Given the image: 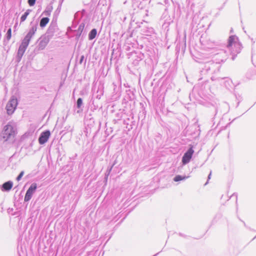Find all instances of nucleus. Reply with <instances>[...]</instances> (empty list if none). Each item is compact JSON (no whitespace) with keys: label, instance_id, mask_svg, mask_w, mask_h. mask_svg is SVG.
I'll use <instances>...</instances> for the list:
<instances>
[{"label":"nucleus","instance_id":"obj_2","mask_svg":"<svg viewBox=\"0 0 256 256\" xmlns=\"http://www.w3.org/2000/svg\"><path fill=\"white\" fill-rule=\"evenodd\" d=\"M30 26H32L31 28L29 30L28 32L24 36V39L22 40V42L28 45L29 44L32 38L33 37L36 32L38 24L36 23L33 24L32 22L30 23Z\"/></svg>","mask_w":256,"mask_h":256},{"label":"nucleus","instance_id":"obj_25","mask_svg":"<svg viewBox=\"0 0 256 256\" xmlns=\"http://www.w3.org/2000/svg\"><path fill=\"white\" fill-rule=\"evenodd\" d=\"M96 98L100 99V97L98 96H97Z\"/></svg>","mask_w":256,"mask_h":256},{"label":"nucleus","instance_id":"obj_18","mask_svg":"<svg viewBox=\"0 0 256 256\" xmlns=\"http://www.w3.org/2000/svg\"><path fill=\"white\" fill-rule=\"evenodd\" d=\"M82 98H78L76 102V106L78 108H80L82 106Z\"/></svg>","mask_w":256,"mask_h":256},{"label":"nucleus","instance_id":"obj_10","mask_svg":"<svg viewBox=\"0 0 256 256\" xmlns=\"http://www.w3.org/2000/svg\"><path fill=\"white\" fill-rule=\"evenodd\" d=\"M192 157V146H190V147L189 148L188 152H186L184 154V155L182 157V162L183 164H188L190 162Z\"/></svg>","mask_w":256,"mask_h":256},{"label":"nucleus","instance_id":"obj_24","mask_svg":"<svg viewBox=\"0 0 256 256\" xmlns=\"http://www.w3.org/2000/svg\"><path fill=\"white\" fill-rule=\"evenodd\" d=\"M223 197H226V198H228V196L227 194L222 195V198H223Z\"/></svg>","mask_w":256,"mask_h":256},{"label":"nucleus","instance_id":"obj_1","mask_svg":"<svg viewBox=\"0 0 256 256\" xmlns=\"http://www.w3.org/2000/svg\"><path fill=\"white\" fill-rule=\"evenodd\" d=\"M16 134V126L12 122H8L4 126L2 134V136L5 140H9L12 142L14 140V137Z\"/></svg>","mask_w":256,"mask_h":256},{"label":"nucleus","instance_id":"obj_21","mask_svg":"<svg viewBox=\"0 0 256 256\" xmlns=\"http://www.w3.org/2000/svg\"><path fill=\"white\" fill-rule=\"evenodd\" d=\"M36 0H28V4L30 6H33L36 3Z\"/></svg>","mask_w":256,"mask_h":256},{"label":"nucleus","instance_id":"obj_22","mask_svg":"<svg viewBox=\"0 0 256 256\" xmlns=\"http://www.w3.org/2000/svg\"><path fill=\"white\" fill-rule=\"evenodd\" d=\"M84 58V56H80V62H79L80 64H82V63Z\"/></svg>","mask_w":256,"mask_h":256},{"label":"nucleus","instance_id":"obj_11","mask_svg":"<svg viewBox=\"0 0 256 256\" xmlns=\"http://www.w3.org/2000/svg\"><path fill=\"white\" fill-rule=\"evenodd\" d=\"M12 185L13 183L11 181L6 182L2 185V190L9 191L12 188Z\"/></svg>","mask_w":256,"mask_h":256},{"label":"nucleus","instance_id":"obj_20","mask_svg":"<svg viewBox=\"0 0 256 256\" xmlns=\"http://www.w3.org/2000/svg\"><path fill=\"white\" fill-rule=\"evenodd\" d=\"M24 174V172L23 171H22L20 174H19V175L18 176V177L16 178V180L18 181H19L22 178V176H23Z\"/></svg>","mask_w":256,"mask_h":256},{"label":"nucleus","instance_id":"obj_3","mask_svg":"<svg viewBox=\"0 0 256 256\" xmlns=\"http://www.w3.org/2000/svg\"><path fill=\"white\" fill-rule=\"evenodd\" d=\"M18 105V100L15 96H12L8 102L6 108L8 114H12L15 110Z\"/></svg>","mask_w":256,"mask_h":256},{"label":"nucleus","instance_id":"obj_4","mask_svg":"<svg viewBox=\"0 0 256 256\" xmlns=\"http://www.w3.org/2000/svg\"><path fill=\"white\" fill-rule=\"evenodd\" d=\"M50 40V38L44 34L38 40V48L39 50H44L49 42Z\"/></svg>","mask_w":256,"mask_h":256},{"label":"nucleus","instance_id":"obj_5","mask_svg":"<svg viewBox=\"0 0 256 256\" xmlns=\"http://www.w3.org/2000/svg\"><path fill=\"white\" fill-rule=\"evenodd\" d=\"M233 46L238 48V50L236 52H238L240 48V44L238 42V38L235 36H230L228 40V47L230 48H232Z\"/></svg>","mask_w":256,"mask_h":256},{"label":"nucleus","instance_id":"obj_23","mask_svg":"<svg viewBox=\"0 0 256 256\" xmlns=\"http://www.w3.org/2000/svg\"><path fill=\"white\" fill-rule=\"evenodd\" d=\"M114 164H113V165L111 166V168H110V170H108V174H110V171H111V170H112V166H114Z\"/></svg>","mask_w":256,"mask_h":256},{"label":"nucleus","instance_id":"obj_14","mask_svg":"<svg viewBox=\"0 0 256 256\" xmlns=\"http://www.w3.org/2000/svg\"><path fill=\"white\" fill-rule=\"evenodd\" d=\"M52 10V6H48L46 8V10L43 12V14L46 16H50Z\"/></svg>","mask_w":256,"mask_h":256},{"label":"nucleus","instance_id":"obj_15","mask_svg":"<svg viewBox=\"0 0 256 256\" xmlns=\"http://www.w3.org/2000/svg\"><path fill=\"white\" fill-rule=\"evenodd\" d=\"M84 28V24L83 23H82L80 24V25L78 26V34H76V37L78 38L82 34V32Z\"/></svg>","mask_w":256,"mask_h":256},{"label":"nucleus","instance_id":"obj_6","mask_svg":"<svg viewBox=\"0 0 256 256\" xmlns=\"http://www.w3.org/2000/svg\"><path fill=\"white\" fill-rule=\"evenodd\" d=\"M37 188V184L36 183H33L31 184L30 187L28 188L26 192V194L24 200L25 202L29 201L32 197L34 193L35 192L36 189Z\"/></svg>","mask_w":256,"mask_h":256},{"label":"nucleus","instance_id":"obj_19","mask_svg":"<svg viewBox=\"0 0 256 256\" xmlns=\"http://www.w3.org/2000/svg\"><path fill=\"white\" fill-rule=\"evenodd\" d=\"M11 28H9L6 34H7V38L8 40H10L11 38Z\"/></svg>","mask_w":256,"mask_h":256},{"label":"nucleus","instance_id":"obj_13","mask_svg":"<svg viewBox=\"0 0 256 256\" xmlns=\"http://www.w3.org/2000/svg\"><path fill=\"white\" fill-rule=\"evenodd\" d=\"M97 34V30L96 29L94 28L91 30L90 32L88 34V39L90 40H92L96 36Z\"/></svg>","mask_w":256,"mask_h":256},{"label":"nucleus","instance_id":"obj_26","mask_svg":"<svg viewBox=\"0 0 256 256\" xmlns=\"http://www.w3.org/2000/svg\"><path fill=\"white\" fill-rule=\"evenodd\" d=\"M156 256V254H155V255H154V256Z\"/></svg>","mask_w":256,"mask_h":256},{"label":"nucleus","instance_id":"obj_9","mask_svg":"<svg viewBox=\"0 0 256 256\" xmlns=\"http://www.w3.org/2000/svg\"><path fill=\"white\" fill-rule=\"evenodd\" d=\"M50 136V132L49 130H45L41 133L38 138V142L40 144H44L48 140Z\"/></svg>","mask_w":256,"mask_h":256},{"label":"nucleus","instance_id":"obj_16","mask_svg":"<svg viewBox=\"0 0 256 256\" xmlns=\"http://www.w3.org/2000/svg\"><path fill=\"white\" fill-rule=\"evenodd\" d=\"M32 11L31 10H27L24 14L20 18V23L24 22L26 18L30 12Z\"/></svg>","mask_w":256,"mask_h":256},{"label":"nucleus","instance_id":"obj_17","mask_svg":"<svg viewBox=\"0 0 256 256\" xmlns=\"http://www.w3.org/2000/svg\"><path fill=\"white\" fill-rule=\"evenodd\" d=\"M189 176L177 175L174 178V182H179L180 180H185Z\"/></svg>","mask_w":256,"mask_h":256},{"label":"nucleus","instance_id":"obj_27","mask_svg":"<svg viewBox=\"0 0 256 256\" xmlns=\"http://www.w3.org/2000/svg\"><path fill=\"white\" fill-rule=\"evenodd\" d=\"M156 256V254H155V255H154V256Z\"/></svg>","mask_w":256,"mask_h":256},{"label":"nucleus","instance_id":"obj_7","mask_svg":"<svg viewBox=\"0 0 256 256\" xmlns=\"http://www.w3.org/2000/svg\"><path fill=\"white\" fill-rule=\"evenodd\" d=\"M58 30V28L56 24V23H52L48 27L46 32L44 34V35L48 37L49 38L51 39L54 36V34Z\"/></svg>","mask_w":256,"mask_h":256},{"label":"nucleus","instance_id":"obj_8","mask_svg":"<svg viewBox=\"0 0 256 256\" xmlns=\"http://www.w3.org/2000/svg\"><path fill=\"white\" fill-rule=\"evenodd\" d=\"M28 46V44L22 42V43L19 46L16 56V59L18 62L20 61L22 58Z\"/></svg>","mask_w":256,"mask_h":256},{"label":"nucleus","instance_id":"obj_12","mask_svg":"<svg viewBox=\"0 0 256 256\" xmlns=\"http://www.w3.org/2000/svg\"><path fill=\"white\" fill-rule=\"evenodd\" d=\"M49 18H42L40 22V26L41 28H44L46 26V25L48 24L49 22Z\"/></svg>","mask_w":256,"mask_h":256}]
</instances>
